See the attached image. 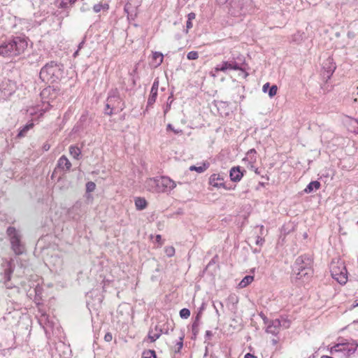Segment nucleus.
<instances>
[{
  "mask_svg": "<svg viewBox=\"0 0 358 358\" xmlns=\"http://www.w3.org/2000/svg\"><path fill=\"white\" fill-rule=\"evenodd\" d=\"M64 69L62 64L51 61L41 68L39 78L44 83H57L63 78Z\"/></svg>",
  "mask_w": 358,
  "mask_h": 358,
  "instance_id": "1",
  "label": "nucleus"
},
{
  "mask_svg": "<svg viewBox=\"0 0 358 358\" xmlns=\"http://www.w3.org/2000/svg\"><path fill=\"white\" fill-rule=\"evenodd\" d=\"M313 259L310 255H303L296 258L294 271L299 279L308 280L313 274Z\"/></svg>",
  "mask_w": 358,
  "mask_h": 358,
  "instance_id": "2",
  "label": "nucleus"
},
{
  "mask_svg": "<svg viewBox=\"0 0 358 358\" xmlns=\"http://www.w3.org/2000/svg\"><path fill=\"white\" fill-rule=\"evenodd\" d=\"M11 250L16 255H22L25 251V245L22 241V234L20 231L14 227H8L6 229Z\"/></svg>",
  "mask_w": 358,
  "mask_h": 358,
  "instance_id": "3",
  "label": "nucleus"
},
{
  "mask_svg": "<svg viewBox=\"0 0 358 358\" xmlns=\"http://www.w3.org/2000/svg\"><path fill=\"white\" fill-rule=\"evenodd\" d=\"M329 269L334 279L341 285L346 283L348 280V272L344 263L340 260H332Z\"/></svg>",
  "mask_w": 358,
  "mask_h": 358,
  "instance_id": "4",
  "label": "nucleus"
},
{
  "mask_svg": "<svg viewBox=\"0 0 358 358\" xmlns=\"http://www.w3.org/2000/svg\"><path fill=\"white\" fill-rule=\"evenodd\" d=\"M358 348V344L350 343H337L330 349V353L331 355H336V353H341L343 355L342 358H348L353 355Z\"/></svg>",
  "mask_w": 358,
  "mask_h": 358,
  "instance_id": "5",
  "label": "nucleus"
},
{
  "mask_svg": "<svg viewBox=\"0 0 358 358\" xmlns=\"http://www.w3.org/2000/svg\"><path fill=\"white\" fill-rule=\"evenodd\" d=\"M59 90L55 89L54 87L48 86L43 89L41 92L40 95L41 99L44 100V102H47V106L43 110L45 112L48 109V106H50V101H53L58 95Z\"/></svg>",
  "mask_w": 358,
  "mask_h": 358,
  "instance_id": "6",
  "label": "nucleus"
},
{
  "mask_svg": "<svg viewBox=\"0 0 358 358\" xmlns=\"http://www.w3.org/2000/svg\"><path fill=\"white\" fill-rule=\"evenodd\" d=\"M157 184L158 193L170 192L176 187V182L167 176L157 178Z\"/></svg>",
  "mask_w": 358,
  "mask_h": 358,
  "instance_id": "7",
  "label": "nucleus"
},
{
  "mask_svg": "<svg viewBox=\"0 0 358 358\" xmlns=\"http://www.w3.org/2000/svg\"><path fill=\"white\" fill-rule=\"evenodd\" d=\"M9 41L13 47L15 56L23 53L28 45L27 40L20 36L13 37L9 39Z\"/></svg>",
  "mask_w": 358,
  "mask_h": 358,
  "instance_id": "8",
  "label": "nucleus"
},
{
  "mask_svg": "<svg viewBox=\"0 0 358 358\" xmlns=\"http://www.w3.org/2000/svg\"><path fill=\"white\" fill-rule=\"evenodd\" d=\"M107 98L111 99V103L113 104V108L115 110V113L123 110L124 103H122L117 89L110 90Z\"/></svg>",
  "mask_w": 358,
  "mask_h": 358,
  "instance_id": "9",
  "label": "nucleus"
},
{
  "mask_svg": "<svg viewBox=\"0 0 358 358\" xmlns=\"http://www.w3.org/2000/svg\"><path fill=\"white\" fill-rule=\"evenodd\" d=\"M241 64L235 60H230L223 62L222 64L217 65L215 67V71L219 72L222 71L225 72L227 70H241Z\"/></svg>",
  "mask_w": 358,
  "mask_h": 358,
  "instance_id": "10",
  "label": "nucleus"
},
{
  "mask_svg": "<svg viewBox=\"0 0 358 358\" xmlns=\"http://www.w3.org/2000/svg\"><path fill=\"white\" fill-rule=\"evenodd\" d=\"M264 323L267 324L266 331L268 334H271L273 335L276 336L281 329V322H280V319H275L268 321L267 319L264 318Z\"/></svg>",
  "mask_w": 358,
  "mask_h": 358,
  "instance_id": "11",
  "label": "nucleus"
},
{
  "mask_svg": "<svg viewBox=\"0 0 358 358\" xmlns=\"http://www.w3.org/2000/svg\"><path fill=\"white\" fill-rule=\"evenodd\" d=\"M0 55L4 57H16L9 40L0 45Z\"/></svg>",
  "mask_w": 358,
  "mask_h": 358,
  "instance_id": "12",
  "label": "nucleus"
},
{
  "mask_svg": "<svg viewBox=\"0 0 358 358\" xmlns=\"http://www.w3.org/2000/svg\"><path fill=\"white\" fill-rule=\"evenodd\" d=\"M245 170L241 171L240 166H234L229 171V177L231 181L237 182H239L244 176Z\"/></svg>",
  "mask_w": 358,
  "mask_h": 358,
  "instance_id": "13",
  "label": "nucleus"
},
{
  "mask_svg": "<svg viewBox=\"0 0 358 358\" xmlns=\"http://www.w3.org/2000/svg\"><path fill=\"white\" fill-rule=\"evenodd\" d=\"M322 68L324 71L327 72V77L330 78V76L334 72L336 66V64L334 62V59L331 57H328L322 64Z\"/></svg>",
  "mask_w": 358,
  "mask_h": 358,
  "instance_id": "14",
  "label": "nucleus"
},
{
  "mask_svg": "<svg viewBox=\"0 0 358 358\" xmlns=\"http://www.w3.org/2000/svg\"><path fill=\"white\" fill-rule=\"evenodd\" d=\"M209 183L215 187H224V178L219 173H213L209 178Z\"/></svg>",
  "mask_w": 358,
  "mask_h": 358,
  "instance_id": "15",
  "label": "nucleus"
},
{
  "mask_svg": "<svg viewBox=\"0 0 358 358\" xmlns=\"http://www.w3.org/2000/svg\"><path fill=\"white\" fill-rule=\"evenodd\" d=\"M57 166L63 171H69L71 169V163L65 155H62L59 158Z\"/></svg>",
  "mask_w": 358,
  "mask_h": 358,
  "instance_id": "16",
  "label": "nucleus"
},
{
  "mask_svg": "<svg viewBox=\"0 0 358 358\" xmlns=\"http://www.w3.org/2000/svg\"><path fill=\"white\" fill-rule=\"evenodd\" d=\"M146 189L153 193H158L157 178H148L145 181Z\"/></svg>",
  "mask_w": 358,
  "mask_h": 358,
  "instance_id": "17",
  "label": "nucleus"
},
{
  "mask_svg": "<svg viewBox=\"0 0 358 358\" xmlns=\"http://www.w3.org/2000/svg\"><path fill=\"white\" fill-rule=\"evenodd\" d=\"M200 317H201V313L199 312L196 315V316L195 317V320H194V321L193 322V323L192 324V339H195L196 336H197V334H199V327Z\"/></svg>",
  "mask_w": 358,
  "mask_h": 358,
  "instance_id": "18",
  "label": "nucleus"
},
{
  "mask_svg": "<svg viewBox=\"0 0 358 358\" xmlns=\"http://www.w3.org/2000/svg\"><path fill=\"white\" fill-rule=\"evenodd\" d=\"M320 187L321 184L319 181H312L306 186L303 192L306 194H310L319 189Z\"/></svg>",
  "mask_w": 358,
  "mask_h": 358,
  "instance_id": "19",
  "label": "nucleus"
},
{
  "mask_svg": "<svg viewBox=\"0 0 358 358\" xmlns=\"http://www.w3.org/2000/svg\"><path fill=\"white\" fill-rule=\"evenodd\" d=\"M13 270L11 268V264L10 262L7 263V267L4 269V277L3 279L5 280V285L7 288H10V286L7 285V282H8L10 280L11 274L13 273Z\"/></svg>",
  "mask_w": 358,
  "mask_h": 358,
  "instance_id": "20",
  "label": "nucleus"
},
{
  "mask_svg": "<svg viewBox=\"0 0 358 358\" xmlns=\"http://www.w3.org/2000/svg\"><path fill=\"white\" fill-rule=\"evenodd\" d=\"M124 10L125 13H127V18L128 20H134L136 17V13L134 10L133 7L131 6V3H127L124 6Z\"/></svg>",
  "mask_w": 358,
  "mask_h": 358,
  "instance_id": "21",
  "label": "nucleus"
},
{
  "mask_svg": "<svg viewBox=\"0 0 358 358\" xmlns=\"http://www.w3.org/2000/svg\"><path fill=\"white\" fill-rule=\"evenodd\" d=\"M34 123L31 121L28 122L27 124H25L19 131L17 134L18 138H22L27 135V133L28 131H29L31 129L34 127Z\"/></svg>",
  "mask_w": 358,
  "mask_h": 358,
  "instance_id": "22",
  "label": "nucleus"
},
{
  "mask_svg": "<svg viewBox=\"0 0 358 358\" xmlns=\"http://www.w3.org/2000/svg\"><path fill=\"white\" fill-rule=\"evenodd\" d=\"M69 153L73 158L79 159L81 155V150L78 146L72 145L69 147Z\"/></svg>",
  "mask_w": 358,
  "mask_h": 358,
  "instance_id": "23",
  "label": "nucleus"
},
{
  "mask_svg": "<svg viewBox=\"0 0 358 358\" xmlns=\"http://www.w3.org/2000/svg\"><path fill=\"white\" fill-rule=\"evenodd\" d=\"M147 201L142 197H137L135 199V206L137 210H142L147 206Z\"/></svg>",
  "mask_w": 358,
  "mask_h": 358,
  "instance_id": "24",
  "label": "nucleus"
},
{
  "mask_svg": "<svg viewBox=\"0 0 358 358\" xmlns=\"http://www.w3.org/2000/svg\"><path fill=\"white\" fill-rule=\"evenodd\" d=\"M113 104L111 103V99L107 98L105 108H104V113L108 115H112L113 113H115V110L113 108Z\"/></svg>",
  "mask_w": 358,
  "mask_h": 358,
  "instance_id": "25",
  "label": "nucleus"
},
{
  "mask_svg": "<svg viewBox=\"0 0 358 358\" xmlns=\"http://www.w3.org/2000/svg\"><path fill=\"white\" fill-rule=\"evenodd\" d=\"M162 333V329H158L157 327H156L155 331L152 330L150 331L148 334V338L150 339L152 342H154L159 338Z\"/></svg>",
  "mask_w": 358,
  "mask_h": 358,
  "instance_id": "26",
  "label": "nucleus"
},
{
  "mask_svg": "<svg viewBox=\"0 0 358 358\" xmlns=\"http://www.w3.org/2000/svg\"><path fill=\"white\" fill-rule=\"evenodd\" d=\"M164 56L162 53L155 52L152 54V59L155 63L156 66H159L163 62Z\"/></svg>",
  "mask_w": 358,
  "mask_h": 358,
  "instance_id": "27",
  "label": "nucleus"
},
{
  "mask_svg": "<svg viewBox=\"0 0 358 358\" xmlns=\"http://www.w3.org/2000/svg\"><path fill=\"white\" fill-rule=\"evenodd\" d=\"M253 279H254L253 276H252V275H246L240 282L239 287H242V288L246 287L247 285H248L249 284H250L252 282Z\"/></svg>",
  "mask_w": 358,
  "mask_h": 358,
  "instance_id": "28",
  "label": "nucleus"
},
{
  "mask_svg": "<svg viewBox=\"0 0 358 358\" xmlns=\"http://www.w3.org/2000/svg\"><path fill=\"white\" fill-rule=\"evenodd\" d=\"M157 92L150 91L149 97L148 99L147 108L152 106L156 101Z\"/></svg>",
  "mask_w": 358,
  "mask_h": 358,
  "instance_id": "29",
  "label": "nucleus"
},
{
  "mask_svg": "<svg viewBox=\"0 0 358 358\" xmlns=\"http://www.w3.org/2000/svg\"><path fill=\"white\" fill-rule=\"evenodd\" d=\"M208 168V166H206L205 164H203L202 166H191L189 167L190 171H196L198 173H203Z\"/></svg>",
  "mask_w": 358,
  "mask_h": 358,
  "instance_id": "30",
  "label": "nucleus"
},
{
  "mask_svg": "<svg viewBox=\"0 0 358 358\" xmlns=\"http://www.w3.org/2000/svg\"><path fill=\"white\" fill-rule=\"evenodd\" d=\"M77 0H62L59 3V7L66 8L74 3Z\"/></svg>",
  "mask_w": 358,
  "mask_h": 358,
  "instance_id": "31",
  "label": "nucleus"
},
{
  "mask_svg": "<svg viewBox=\"0 0 358 358\" xmlns=\"http://www.w3.org/2000/svg\"><path fill=\"white\" fill-rule=\"evenodd\" d=\"M143 358H156L155 351L153 350H145L143 352Z\"/></svg>",
  "mask_w": 358,
  "mask_h": 358,
  "instance_id": "32",
  "label": "nucleus"
},
{
  "mask_svg": "<svg viewBox=\"0 0 358 358\" xmlns=\"http://www.w3.org/2000/svg\"><path fill=\"white\" fill-rule=\"evenodd\" d=\"M108 8H109V6H108V4H107V3H106L104 5H103L101 3H97L93 6V10L95 13H99L101 11V9L108 10Z\"/></svg>",
  "mask_w": 358,
  "mask_h": 358,
  "instance_id": "33",
  "label": "nucleus"
},
{
  "mask_svg": "<svg viewBox=\"0 0 358 358\" xmlns=\"http://www.w3.org/2000/svg\"><path fill=\"white\" fill-rule=\"evenodd\" d=\"M180 316L181 318L187 319L190 316V310L188 308H182L180 310Z\"/></svg>",
  "mask_w": 358,
  "mask_h": 358,
  "instance_id": "34",
  "label": "nucleus"
},
{
  "mask_svg": "<svg viewBox=\"0 0 358 358\" xmlns=\"http://www.w3.org/2000/svg\"><path fill=\"white\" fill-rule=\"evenodd\" d=\"M96 185L94 182H87L86 183V192H92L95 190Z\"/></svg>",
  "mask_w": 358,
  "mask_h": 358,
  "instance_id": "35",
  "label": "nucleus"
},
{
  "mask_svg": "<svg viewBox=\"0 0 358 358\" xmlns=\"http://www.w3.org/2000/svg\"><path fill=\"white\" fill-rule=\"evenodd\" d=\"M199 57V53L196 51H190L187 55V58L189 60H194L198 59Z\"/></svg>",
  "mask_w": 358,
  "mask_h": 358,
  "instance_id": "36",
  "label": "nucleus"
},
{
  "mask_svg": "<svg viewBox=\"0 0 358 358\" xmlns=\"http://www.w3.org/2000/svg\"><path fill=\"white\" fill-rule=\"evenodd\" d=\"M278 87L276 85H272L271 87H269V90L268 91V96L270 97L274 96L277 93Z\"/></svg>",
  "mask_w": 358,
  "mask_h": 358,
  "instance_id": "37",
  "label": "nucleus"
},
{
  "mask_svg": "<svg viewBox=\"0 0 358 358\" xmlns=\"http://www.w3.org/2000/svg\"><path fill=\"white\" fill-rule=\"evenodd\" d=\"M280 322H281V327L284 329H288L290 326V322L289 320L285 319V318H281L280 319Z\"/></svg>",
  "mask_w": 358,
  "mask_h": 358,
  "instance_id": "38",
  "label": "nucleus"
},
{
  "mask_svg": "<svg viewBox=\"0 0 358 358\" xmlns=\"http://www.w3.org/2000/svg\"><path fill=\"white\" fill-rule=\"evenodd\" d=\"M165 252L166 254V255L169 257H172L175 254V249L173 247H167L165 249Z\"/></svg>",
  "mask_w": 358,
  "mask_h": 358,
  "instance_id": "39",
  "label": "nucleus"
},
{
  "mask_svg": "<svg viewBox=\"0 0 358 358\" xmlns=\"http://www.w3.org/2000/svg\"><path fill=\"white\" fill-rule=\"evenodd\" d=\"M166 130L169 131H173L176 134H182V131L181 129H175L172 124H168L167 126H166Z\"/></svg>",
  "mask_w": 358,
  "mask_h": 358,
  "instance_id": "40",
  "label": "nucleus"
},
{
  "mask_svg": "<svg viewBox=\"0 0 358 358\" xmlns=\"http://www.w3.org/2000/svg\"><path fill=\"white\" fill-rule=\"evenodd\" d=\"M158 88H159V81L157 80H155L152 84L150 91L157 92Z\"/></svg>",
  "mask_w": 358,
  "mask_h": 358,
  "instance_id": "41",
  "label": "nucleus"
},
{
  "mask_svg": "<svg viewBox=\"0 0 358 358\" xmlns=\"http://www.w3.org/2000/svg\"><path fill=\"white\" fill-rule=\"evenodd\" d=\"M183 346V337H180V341L176 343V352H179Z\"/></svg>",
  "mask_w": 358,
  "mask_h": 358,
  "instance_id": "42",
  "label": "nucleus"
},
{
  "mask_svg": "<svg viewBox=\"0 0 358 358\" xmlns=\"http://www.w3.org/2000/svg\"><path fill=\"white\" fill-rule=\"evenodd\" d=\"M264 243V238H262L261 236H257L256 241H255L256 245H262Z\"/></svg>",
  "mask_w": 358,
  "mask_h": 358,
  "instance_id": "43",
  "label": "nucleus"
},
{
  "mask_svg": "<svg viewBox=\"0 0 358 358\" xmlns=\"http://www.w3.org/2000/svg\"><path fill=\"white\" fill-rule=\"evenodd\" d=\"M112 339H113V336H112L111 333L108 332L105 334V336H104L105 341L110 342L112 341Z\"/></svg>",
  "mask_w": 358,
  "mask_h": 358,
  "instance_id": "44",
  "label": "nucleus"
},
{
  "mask_svg": "<svg viewBox=\"0 0 358 358\" xmlns=\"http://www.w3.org/2000/svg\"><path fill=\"white\" fill-rule=\"evenodd\" d=\"M213 336V333L211 331H209V330H207L206 331V334H205V343H206V340H210L211 338V337Z\"/></svg>",
  "mask_w": 358,
  "mask_h": 358,
  "instance_id": "45",
  "label": "nucleus"
},
{
  "mask_svg": "<svg viewBox=\"0 0 358 358\" xmlns=\"http://www.w3.org/2000/svg\"><path fill=\"white\" fill-rule=\"evenodd\" d=\"M192 21L191 20H187V22H186V33L188 32V30L190 29L191 28H192L193 27V24H192Z\"/></svg>",
  "mask_w": 358,
  "mask_h": 358,
  "instance_id": "46",
  "label": "nucleus"
},
{
  "mask_svg": "<svg viewBox=\"0 0 358 358\" xmlns=\"http://www.w3.org/2000/svg\"><path fill=\"white\" fill-rule=\"evenodd\" d=\"M196 17V14L194 13H189L188 15H187V20H194Z\"/></svg>",
  "mask_w": 358,
  "mask_h": 358,
  "instance_id": "47",
  "label": "nucleus"
},
{
  "mask_svg": "<svg viewBox=\"0 0 358 358\" xmlns=\"http://www.w3.org/2000/svg\"><path fill=\"white\" fill-rule=\"evenodd\" d=\"M85 38H86V36H85L83 38V39L82 40V41L78 44V50H81L84 47V45L85 43Z\"/></svg>",
  "mask_w": 358,
  "mask_h": 358,
  "instance_id": "48",
  "label": "nucleus"
},
{
  "mask_svg": "<svg viewBox=\"0 0 358 358\" xmlns=\"http://www.w3.org/2000/svg\"><path fill=\"white\" fill-rule=\"evenodd\" d=\"M269 83H265L264 85H263V87H262V90L264 92H267V90L268 89L269 90Z\"/></svg>",
  "mask_w": 358,
  "mask_h": 358,
  "instance_id": "49",
  "label": "nucleus"
},
{
  "mask_svg": "<svg viewBox=\"0 0 358 358\" xmlns=\"http://www.w3.org/2000/svg\"><path fill=\"white\" fill-rule=\"evenodd\" d=\"M171 103H172V101H171L170 103H167V105L164 110V115H166L168 113V111L170 110Z\"/></svg>",
  "mask_w": 358,
  "mask_h": 358,
  "instance_id": "50",
  "label": "nucleus"
},
{
  "mask_svg": "<svg viewBox=\"0 0 358 358\" xmlns=\"http://www.w3.org/2000/svg\"><path fill=\"white\" fill-rule=\"evenodd\" d=\"M255 154H256V150L255 149H250L247 152V155H248V156H251L252 155H255Z\"/></svg>",
  "mask_w": 358,
  "mask_h": 358,
  "instance_id": "51",
  "label": "nucleus"
},
{
  "mask_svg": "<svg viewBox=\"0 0 358 358\" xmlns=\"http://www.w3.org/2000/svg\"><path fill=\"white\" fill-rule=\"evenodd\" d=\"M244 358H257L256 356L250 354V353H247L245 356H244Z\"/></svg>",
  "mask_w": 358,
  "mask_h": 358,
  "instance_id": "52",
  "label": "nucleus"
},
{
  "mask_svg": "<svg viewBox=\"0 0 358 358\" xmlns=\"http://www.w3.org/2000/svg\"><path fill=\"white\" fill-rule=\"evenodd\" d=\"M161 239H162L161 235L156 236V241L160 244H161Z\"/></svg>",
  "mask_w": 358,
  "mask_h": 358,
  "instance_id": "53",
  "label": "nucleus"
},
{
  "mask_svg": "<svg viewBox=\"0 0 358 358\" xmlns=\"http://www.w3.org/2000/svg\"><path fill=\"white\" fill-rule=\"evenodd\" d=\"M213 306H214V308L215 309L216 314L217 315V316H220V313H219L218 308L216 306L215 303L213 304Z\"/></svg>",
  "mask_w": 358,
  "mask_h": 358,
  "instance_id": "54",
  "label": "nucleus"
},
{
  "mask_svg": "<svg viewBox=\"0 0 358 358\" xmlns=\"http://www.w3.org/2000/svg\"><path fill=\"white\" fill-rule=\"evenodd\" d=\"M43 149H44L45 151L48 150L50 149V145H49L48 144H45V145H43Z\"/></svg>",
  "mask_w": 358,
  "mask_h": 358,
  "instance_id": "55",
  "label": "nucleus"
},
{
  "mask_svg": "<svg viewBox=\"0 0 358 358\" xmlns=\"http://www.w3.org/2000/svg\"><path fill=\"white\" fill-rule=\"evenodd\" d=\"M80 50L78 49L73 53V57H76L78 55V52Z\"/></svg>",
  "mask_w": 358,
  "mask_h": 358,
  "instance_id": "56",
  "label": "nucleus"
},
{
  "mask_svg": "<svg viewBox=\"0 0 358 358\" xmlns=\"http://www.w3.org/2000/svg\"><path fill=\"white\" fill-rule=\"evenodd\" d=\"M352 306H353V308L358 306V299L355 301Z\"/></svg>",
  "mask_w": 358,
  "mask_h": 358,
  "instance_id": "57",
  "label": "nucleus"
},
{
  "mask_svg": "<svg viewBox=\"0 0 358 358\" xmlns=\"http://www.w3.org/2000/svg\"><path fill=\"white\" fill-rule=\"evenodd\" d=\"M321 358H334V357H330V356H327V355H322V356L321 357Z\"/></svg>",
  "mask_w": 358,
  "mask_h": 358,
  "instance_id": "58",
  "label": "nucleus"
},
{
  "mask_svg": "<svg viewBox=\"0 0 358 358\" xmlns=\"http://www.w3.org/2000/svg\"><path fill=\"white\" fill-rule=\"evenodd\" d=\"M221 308H224L223 303L220 301L217 302Z\"/></svg>",
  "mask_w": 358,
  "mask_h": 358,
  "instance_id": "59",
  "label": "nucleus"
},
{
  "mask_svg": "<svg viewBox=\"0 0 358 358\" xmlns=\"http://www.w3.org/2000/svg\"><path fill=\"white\" fill-rule=\"evenodd\" d=\"M277 342H278V341H277L275 339H273V340H272V343H273V344H274V345H275V344L277 343Z\"/></svg>",
  "mask_w": 358,
  "mask_h": 358,
  "instance_id": "60",
  "label": "nucleus"
},
{
  "mask_svg": "<svg viewBox=\"0 0 358 358\" xmlns=\"http://www.w3.org/2000/svg\"><path fill=\"white\" fill-rule=\"evenodd\" d=\"M255 173H257V174H259V172L258 171V169H256V170H255Z\"/></svg>",
  "mask_w": 358,
  "mask_h": 358,
  "instance_id": "61",
  "label": "nucleus"
},
{
  "mask_svg": "<svg viewBox=\"0 0 358 358\" xmlns=\"http://www.w3.org/2000/svg\"><path fill=\"white\" fill-rule=\"evenodd\" d=\"M354 101H357V98H355V99H354Z\"/></svg>",
  "mask_w": 358,
  "mask_h": 358,
  "instance_id": "62",
  "label": "nucleus"
},
{
  "mask_svg": "<svg viewBox=\"0 0 358 358\" xmlns=\"http://www.w3.org/2000/svg\"><path fill=\"white\" fill-rule=\"evenodd\" d=\"M357 94H358V92H357Z\"/></svg>",
  "mask_w": 358,
  "mask_h": 358,
  "instance_id": "63",
  "label": "nucleus"
}]
</instances>
